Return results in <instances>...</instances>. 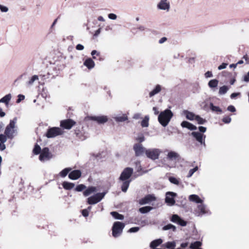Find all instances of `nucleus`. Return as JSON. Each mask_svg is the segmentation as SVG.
Wrapping results in <instances>:
<instances>
[{"label":"nucleus","mask_w":249,"mask_h":249,"mask_svg":"<svg viewBox=\"0 0 249 249\" xmlns=\"http://www.w3.org/2000/svg\"><path fill=\"white\" fill-rule=\"evenodd\" d=\"M170 219L171 222L177 223L181 226L184 227L187 225L186 221L176 214H173Z\"/></svg>","instance_id":"obj_13"},{"label":"nucleus","mask_w":249,"mask_h":249,"mask_svg":"<svg viewBox=\"0 0 249 249\" xmlns=\"http://www.w3.org/2000/svg\"><path fill=\"white\" fill-rule=\"evenodd\" d=\"M179 158V155L173 151H171L168 153L167 159L169 160H176Z\"/></svg>","instance_id":"obj_20"},{"label":"nucleus","mask_w":249,"mask_h":249,"mask_svg":"<svg viewBox=\"0 0 249 249\" xmlns=\"http://www.w3.org/2000/svg\"><path fill=\"white\" fill-rule=\"evenodd\" d=\"M84 65L89 69H91L94 67L95 63L91 58H88L84 61Z\"/></svg>","instance_id":"obj_21"},{"label":"nucleus","mask_w":249,"mask_h":249,"mask_svg":"<svg viewBox=\"0 0 249 249\" xmlns=\"http://www.w3.org/2000/svg\"><path fill=\"white\" fill-rule=\"evenodd\" d=\"M75 124V122L71 119H67L61 121L60 126L65 129H70Z\"/></svg>","instance_id":"obj_17"},{"label":"nucleus","mask_w":249,"mask_h":249,"mask_svg":"<svg viewBox=\"0 0 249 249\" xmlns=\"http://www.w3.org/2000/svg\"><path fill=\"white\" fill-rule=\"evenodd\" d=\"M162 246L167 249L175 248L176 246V243L175 241L167 242L164 244Z\"/></svg>","instance_id":"obj_36"},{"label":"nucleus","mask_w":249,"mask_h":249,"mask_svg":"<svg viewBox=\"0 0 249 249\" xmlns=\"http://www.w3.org/2000/svg\"><path fill=\"white\" fill-rule=\"evenodd\" d=\"M91 54L93 59H96V57L94 55H96L97 56H99L100 55V53L97 52L96 50H93L91 51Z\"/></svg>","instance_id":"obj_51"},{"label":"nucleus","mask_w":249,"mask_h":249,"mask_svg":"<svg viewBox=\"0 0 249 249\" xmlns=\"http://www.w3.org/2000/svg\"><path fill=\"white\" fill-rule=\"evenodd\" d=\"M63 133V131L59 127H53L48 129L46 136L48 138H54L61 135Z\"/></svg>","instance_id":"obj_7"},{"label":"nucleus","mask_w":249,"mask_h":249,"mask_svg":"<svg viewBox=\"0 0 249 249\" xmlns=\"http://www.w3.org/2000/svg\"><path fill=\"white\" fill-rule=\"evenodd\" d=\"M239 94H240L239 92H238V93L234 92V93H232L230 97L231 99H234V98H235L236 96H237Z\"/></svg>","instance_id":"obj_62"},{"label":"nucleus","mask_w":249,"mask_h":249,"mask_svg":"<svg viewBox=\"0 0 249 249\" xmlns=\"http://www.w3.org/2000/svg\"><path fill=\"white\" fill-rule=\"evenodd\" d=\"M189 199L190 201L195 202L196 203H202L203 200L196 195H191L189 196Z\"/></svg>","instance_id":"obj_22"},{"label":"nucleus","mask_w":249,"mask_h":249,"mask_svg":"<svg viewBox=\"0 0 249 249\" xmlns=\"http://www.w3.org/2000/svg\"><path fill=\"white\" fill-rule=\"evenodd\" d=\"M108 18L112 20H115L116 19L117 16L116 14L113 13H110L108 15Z\"/></svg>","instance_id":"obj_49"},{"label":"nucleus","mask_w":249,"mask_h":249,"mask_svg":"<svg viewBox=\"0 0 249 249\" xmlns=\"http://www.w3.org/2000/svg\"><path fill=\"white\" fill-rule=\"evenodd\" d=\"M227 110L229 111L234 112L236 111L235 107L232 105H230L227 107Z\"/></svg>","instance_id":"obj_53"},{"label":"nucleus","mask_w":249,"mask_h":249,"mask_svg":"<svg viewBox=\"0 0 249 249\" xmlns=\"http://www.w3.org/2000/svg\"><path fill=\"white\" fill-rule=\"evenodd\" d=\"M177 194L173 192H167L165 194V202L169 206H173L176 201L175 197L177 196Z\"/></svg>","instance_id":"obj_9"},{"label":"nucleus","mask_w":249,"mask_h":249,"mask_svg":"<svg viewBox=\"0 0 249 249\" xmlns=\"http://www.w3.org/2000/svg\"><path fill=\"white\" fill-rule=\"evenodd\" d=\"M135 140L137 142V143H142L145 140V138L142 133H139L135 137Z\"/></svg>","instance_id":"obj_32"},{"label":"nucleus","mask_w":249,"mask_h":249,"mask_svg":"<svg viewBox=\"0 0 249 249\" xmlns=\"http://www.w3.org/2000/svg\"><path fill=\"white\" fill-rule=\"evenodd\" d=\"M198 168L196 166L193 169H190L189 171L188 175L187 176V177L188 178L191 177L193 176V175L194 174V173L196 172L198 170Z\"/></svg>","instance_id":"obj_45"},{"label":"nucleus","mask_w":249,"mask_h":249,"mask_svg":"<svg viewBox=\"0 0 249 249\" xmlns=\"http://www.w3.org/2000/svg\"><path fill=\"white\" fill-rule=\"evenodd\" d=\"M195 120L197 121L198 124H204L207 122V121L205 119L201 118L199 115L196 116Z\"/></svg>","instance_id":"obj_41"},{"label":"nucleus","mask_w":249,"mask_h":249,"mask_svg":"<svg viewBox=\"0 0 249 249\" xmlns=\"http://www.w3.org/2000/svg\"><path fill=\"white\" fill-rule=\"evenodd\" d=\"M210 108L213 112H216L221 113L222 112V109L217 106H215L213 103H210Z\"/></svg>","instance_id":"obj_31"},{"label":"nucleus","mask_w":249,"mask_h":249,"mask_svg":"<svg viewBox=\"0 0 249 249\" xmlns=\"http://www.w3.org/2000/svg\"><path fill=\"white\" fill-rule=\"evenodd\" d=\"M12 95L10 93L6 94L0 99V103H4L6 106H7L9 104Z\"/></svg>","instance_id":"obj_24"},{"label":"nucleus","mask_w":249,"mask_h":249,"mask_svg":"<svg viewBox=\"0 0 249 249\" xmlns=\"http://www.w3.org/2000/svg\"><path fill=\"white\" fill-rule=\"evenodd\" d=\"M25 99V96L22 94H19L18 95V98L16 102L17 103H20L22 100H23Z\"/></svg>","instance_id":"obj_50"},{"label":"nucleus","mask_w":249,"mask_h":249,"mask_svg":"<svg viewBox=\"0 0 249 249\" xmlns=\"http://www.w3.org/2000/svg\"><path fill=\"white\" fill-rule=\"evenodd\" d=\"M133 173V169L131 167L124 168L121 173L119 177V180L123 181L121 190L123 192H126L127 190L131 181V179L130 178Z\"/></svg>","instance_id":"obj_1"},{"label":"nucleus","mask_w":249,"mask_h":249,"mask_svg":"<svg viewBox=\"0 0 249 249\" xmlns=\"http://www.w3.org/2000/svg\"><path fill=\"white\" fill-rule=\"evenodd\" d=\"M141 114L140 113L135 114L133 116V119L137 120L141 118Z\"/></svg>","instance_id":"obj_63"},{"label":"nucleus","mask_w":249,"mask_h":249,"mask_svg":"<svg viewBox=\"0 0 249 249\" xmlns=\"http://www.w3.org/2000/svg\"><path fill=\"white\" fill-rule=\"evenodd\" d=\"M205 76L206 78H209L213 77L212 72L211 71H208L205 73Z\"/></svg>","instance_id":"obj_61"},{"label":"nucleus","mask_w":249,"mask_h":249,"mask_svg":"<svg viewBox=\"0 0 249 249\" xmlns=\"http://www.w3.org/2000/svg\"><path fill=\"white\" fill-rule=\"evenodd\" d=\"M162 242V240L158 239L152 241L150 244V247L153 249H157L156 247L160 245Z\"/></svg>","instance_id":"obj_27"},{"label":"nucleus","mask_w":249,"mask_h":249,"mask_svg":"<svg viewBox=\"0 0 249 249\" xmlns=\"http://www.w3.org/2000/svg\"><path fill=\"white\" fill-rule=\"evenodd\" d=\"M153 209V208L151 206H144L140 208L139 209V211L142 213H146L150 212Z\"/></svg>","instance_id":"obj_33"},{"label":"nucleus","mask_w":249,"mask_h":249,"mask_svg":"<svg viewBox=\"0 0 249 249\" xmlns=\"http://www.w3.org/2000/svg\"><path fill=\"white\" fill-rule=\"evenodd\" d=\"M41 149L40 147L37 144H36L35 146V147L33 149V152L35 155H38L40 154L41 152Z\"/></svg>","instance_id":"obj_42"},{"label":"nucleus","mask_w":249,"mask_h":249,"mask_svg":"<svg viewBox=\"0 0 249 249\" xmlns=\"http://www.w3.org/2000/svg\"><path fill=\"white\" fill-rule=\"evenodd\" d=\"M0 10L2 12H7L8 11V8L6 6L0 5Z\"/></svg>","instance_id":"obj_54"},{"label":"nucleus","mask_w":249,"mask_h":249,"mask_svg":"<svg viewBox=\"0 0 249 249\" xmlns=\"http://www.w3.org/2000/svg\"><path fill=\"white\" fill-rule=\"evenodd\" d=\"M172 224H168L164 226L163 227L162 230L163 231H167L170 230L172 228Z\"/></svg>","instance_id":"obj_52"},{"label":"nucleus","mask_w":249,"mask_h":249,"mask_svg":"<svg viewBox=\"0 0 249 249\" xmlns=\"http://www.w3.org/2000/svg\"><path fill=\"white\" fill-rule=\"evenodd\" d=\"M82 215L84 217H87L89 215L88 210H87V209L83 210L82 211Z\"/></svg>","instance_id":"obj_58"},{"label":"nucleus","mask_w":249,"mask_h":249,"mask_svg":"<svg viewBox=\"0 0 249 249\" xmlns=\"http://www.w3.org/2000/svg\"><path fill=\"white\" fill-rule=\"evenodd\" d=\"M166 40H167V38L165 37H163L159 40V43L160 44H162V43H164V42H165Z\"/></svg>","instance_id":"obj_64"},{"label":"nucleus","mask_w":249,"mask_h":249,"mask_svg":"<svg viewBox=\"0 0 249 249\" xmlns=\"http://www.w3.org/2000/svg\"><path fill=\"white\" fill-rule=\"evenodd\" d=\"M231 118L229 116H226L222 119V121L225 124H229L231 122Z\"/></svg>","instance_id":"obj_48"},{"label":"nucleus","mask_w":249,"mask_h":249,"mask_svg":"<svg viewBox=\"0 0 249 249\" xmlns=\"http://www.w3.org/2000/svg\"><path fill=\"white\" fill-rule=\"evenodd\" d=\"M52 158V155L49 152V149L48 147L43 148L39 155V160L41 161L48 160Z\"/></svg>","instance_id":"obj_11"},{"label":"nucleus","mask_w":249,"mask_h":249,"mask_svg":"<svg viewBox=\"0 0 249 249\" xmlns=\"http://www.w3.org/2000/svg\"><path fill=\"white\" fill-rule=\"evenodd\" d=\"M125 227V224L122 222L117 221L113 223L112 227V234L114 237L120 236Z\"/></svg>","instance_id":"obj_4"},{"label":"nucleus","mask_w":249,"mask_h":249,"mask_svg":"<svg viewBox=\"0 0 249 249\" xmlns=\"http://www.w3.org/2000/svg\"><path fill=\"white\" fill-rule=\"evenodd\" d=\"M133 149L135 156L138 157L142 156L144 154H145L147 149L143 147L142 143H136L133 146Z\"/></svg>","instance_id":"obj_8"},{"label":"nucleus","mask_w":249,"mask_h":249,"mask_svg":"<svg viewBox=\"0 0 249 249\" xmlns=\"http://www.w3.org/2000/svg\"><path fill=\"white\" fill-rule=\"evenodd\" d=\"M202 246V242L199 241L192 243L190 245V248L191 249H201L200 247Z\"/></svg>","instance_id":"obj_30"},{"label":"nucleus","mask_w":249,"mask_h":249,"mask_svg":"<svg viewBox=\"0 0 249 249\" xmlns=\"http://www.w3.org/2000/svg\"><path fill=\"white\" fill-rule=\"evenodd\" d=\"M89 120L95 121L98 124H104L108 121V118L107 116H93L88 117Z\"/></svg>","instance_id":"obj_12"},{"label":"nucleus","mask_w":249,"mask_h":249,"mask_svg":"<svg viewBox=\"0 0 249 249\" xmlns=\"http://www.w3.org/2000/svg\"><path fill=\"white\" fill-rule=\"evenodd\" d=\"M244 81L246 82H249V71L248 72L247 74L244 76Z\"/></svg>","instance_id":"obj_59"},{"label":"nucleus","mask_w":249,"mask_h":249,"mask_svg":"<svg viewBox=\"0 0 249 249\" xmlns=\"http://www.w3.org/2000/svg\"><path fill=\"white\" fill-rule=\"evenodd\" d=\"M38 79V77L36 75H33L31 78L29 80L28 82H27V85L28 86H31L34 83V82L36 81Z\"/></svg>","instance_id":"obj_40"},{"label":"nucleus","mask_w":249,"mask_h":249,"mask_svg":"<svg viewBox=\"0 0 249 249\" xmlns=\"http://www.w3.org/2000/svg\"><path fill=\"white\" fill-rule=\"evenodd\" d=\"M8 139V137L5 134H0V142H5Z\"/></svg>","instance_id":"obj_46"},{"label":"nucleus","mask_w":249,"mask_h":249,"mask_svg":"<svg viewBox=\"0 0 249 249\" xmlns=\"http://www.w3.org/2000/svg\"><path fill=\"white\" fill-rule=\"evenodd\" d=\"M227 65H228L227 63H223L220 66H219V67H218V69L219 70H221L224 69L226 68Z\"/></svg>","instance_id":"obj_55"},{"label":"nucleus","mask_w":249,"mask_h":249,"mask_svg":"<svg viewBox=\"0 0 249 249\" xmlns=\"http://www.w3.org/2000/svg\"><path fill=\"white\" fill-rule=\"evenodd\" d=\"M169 180L170 181V182L171 183H172L174 184H175V185H179V180L177 178H176L175 177H169Z\"/></svg>","instance_id":"obj_43"},{"label":"nucleus","mask_w":249,"mask_h":249,"mask_svg":"<svg viewBox=\"0 0 249 249\" xmlns=\"http://www.w3.org/2000/svg\"><path fill=\"white\" fill-rule=\"evenodd\" d=\"M173 116V113L169 109L161 111L158 116V121L163 127L166 126Z\"/></svg>","instance_id":"obj_2"},{"label":"nucleus","mask_w":249,"mask_h":249,"mask_svg":"<svg viewBox=\"0 0 249 249\" xmlns=\"http://www.w3.org/2000/svg\"><path fill=\"white\" fill-rule=\"evenodd\" d=\"M110 214L116 219L123 220L124 218L123 214H120L117 212H111Z\"/></svg>","instance_id":"obj_34"},{"label":"nucleus","mask_w":249,"mask_h":249,"mask_svg":"<svg viewBox=\"0 0 249 249\" xmlns=\"http://www.w3.org/2000/svg\"><path fill=\"white\" fill-rule=\"evenodd\" d=\"M149 117L148 116L146 115L144 117V119L142 120L141 122V125L143 127H148L149 125Z\"/></svg>","instance_id":"obj_38"},{"label":"nucleus","mask_w":249,"mask_h":249,"mask_svg":"<svg viewBox=\"0 0 249 249\" xmlns=\"http://www.w3.org/2000/svg\"><path fill=\"white\" fill-rule=\"evenodd\" d=\"M113 118L117 122H124L128 120L127 116L124 114L122 115H118L113 117Z\"/></svg>","instance_id":"obj_26"},{"label":"nucleus","mask_w":249,"mask_h":249,"mask_svg":"<svg viewBox=\"0 0 249 249\" xmlns=\"http://www.w3.org/2000/svg\"><path fill=\"white\" fill-rule=\"evenodd\" d=\"M183 113L185 115L186 118L189 120L193 121L195 120L196 115L192 112H190L188 110H185L183 111Z\"/></svg>","instance_id":"obj_25"},{"label":"nucleus","mask_w":249,"mask_h":249,"mask_svg":"<svg viewBox=\"0 0 249 249\" xmlns=\"http://www.w3.org/2000/svg\"><path fill=\"white\" fill-rule=\"evenodd\" d=\"M86 188V186L84 184H79L76 186L75 191L77 192H81Z\"/></svg>","instance_id":"obj_44"},{"label":"nucleus","mask_w":249,"mask_h":249,"mask_svg":"<svg viewBox=\"0 0 249 249\" xmlns=\"http://www.w3.org/2000/svg\"><path fill=\"white\" fill-rule=\"evenodd\" d=\"M156 199L154 195H147L139 200V203L141 205H145L156 200Z\"/></svg>","instance_id":"obj_16"},{"label":"nucleus","mask_w":249,"mask_h":249,"mask_svg":"<svg viewBox=\"0 0 249 249\" xmlns=\"http://www.w3.org/2000/svg\"><path fill=\"white\" fill-rule=\"evenodd\" d=\"M5 142H0V151H2L6 149Z\"/></svg>","instance_id":"obj_60"},{"label":"nucleus","mask_w":249,"mask_h":249,"mask_svg":"<svg viewBox=\"0 0 249 249\" xmlns=\"http://www.w3.org/2000/svg\"><path fill=\"white\" fill-rule=\"evenodd\" d=\"M198 211H196L195 214L197 216H201L205 214H210L211 213L207 209L206 206L202 203L197 206Z\"/></svg>","instance_id":"obj_14"},{"label":"nucleus","mask_w":249,"mask_h":249,"mask_svg":"<svg viewBox=\"0 0 249 249\" xmlns=\"http://www.w3.org/2000/svg\"><path fill=\"white\" fill-rule=\"evenodd\" d=\"M195 140L197 141L200 144L203 145L204 146H206L205 142V139L206 135L200 133L199 132L193 131L191 133Z\"/></svg>","instance_id":"obj_10"},{"label":"nucleus","mask_w":249,"mask_h":249,"mask_svg":"<svg viewBox=\"0 0 249 249\" xmlns=\"http://www.w3.org/2000/svg\"><path fill=\"white\" fill-rule=\"evenodd\" d=\"M63 188L67 190H71L75 186L74 183L68 181H64L62 183Z\"/></svg>","instance_id":"obj_28"},{"label":"nucleus","mask_w":249,"mask_h":249,"mask_svg":"<svg viewBox=\"0 0 249 249\" xmlns=\"http://www.w3.org/2000/svg\"><path fill=\"white\" fill-rule=\"evenodd\" d=\"M198 130L200 132V133H204L206 132L207 128L205 127L200 126L198 127Z\"/></svg>","instance_id":"obj_56"},{"label":"nucleus","mask_w":249,"mask_h":249,"mask_svg":"<svg viewBox=\"0 0 249 249\" xmlns=\"http://www.w3.org/2000/svg\"><path fill=\"white\" fill-rule=\"evenodd\" d=\"M17 122V118L15 117L13 120L10 121L9 124L5 128L4 134L8 137L9 139H13L17 133V130L16 129Z\"/></svg>","instance_id":"obj_3"},{"label":"nucleus","mask_w":249,"mask_h":249,"mask_svg":"<svg viewBox=\"0 0 249 249\" xmlns=\"http://www.w3.org/2000/svg\"><path fill=\"white\" fill-rule=\"evenodd\" d=\"M158 9L169 11L170 8V2L168 0H160L157 4Z\"/></svg>","instance_id":"obj_15"},{"label":"nucleus","mask_w":249,"mask_h":249,"mask_svg":"<svg viewBox=\"0 0 249 249\" xmlns=\"http://www.w3.org/2000/svg\"><path fill=\"white\" fill-rule=\"evenodd\" d=\"M71 170V168H70V167L66 168L64 169L63 170H62L60 172L59 175L62 178H64L68 175V174L69 172H70V171Z\"/></svg>","instance_id":"obj_37"},{"label":"nucleus","mask_w":249,"mask_h":249,"mask_svg":"<svg viewBox=\"0 0 249 249\" xmlns=\"http://www.w3.org/2000/svg\"><path fill=\"white\" fill-rule=\"evenodd\" d=\"M106 193H98L89 197L87 199V203L90 205L95 204L100 202L105 196Z\"/></svg>","instance_id":"obj_6"},{"label":"nucleus","mask_w":249,"mask_h":249,"mask_svg":"<svg viewBox=\"0 0 249 249\" xmlns=\"http://www.w3.org/2000/svg\"><path fill=\"white\" fill-rule=\"evenodd\" d=\"M84 46L80 44H78L76 46V49L79 51H82L84 50Z\"/></svg>","instance_id":"obj_57"},{"label":"nucleus","mask_w":249,"mask_h":249,"mask_svg":"<svg viewBox=\"0 0 249 249\" xmlns=\"http://www.w3.org/2000/svg\"><path fill=\"white\" fill-rule=\"evenodd\" d=\"M161 153V150L159 148H149L146 149L145 155L148 158L155 160L159 158Z\"/></svg>","instance_id":"obj_5"},{"label":"nucleus","mask_w":249,"mask_h":249,"mask_svg":"<svg viewBox=\"0 0 249 249\" xmlns=\"http://www.w3.org/2000/svg\"><path fill=\"white\" fill-rule=\"evenodd\" d=\"M95 191L96 188L95 187H89L84 191L83 195L85 196H88L92 193L95 192Z\"/></svg>","instance_id":"obj_29"},{"label":"nucleus","mask_w":249,"mask_h":249,"mask_svg":"<svg viewBox=\"0 0 249 249\" xmlns=\"http://www.w3.org/2000/svg\"><path fill=\"white\" fill-rule=\"evenodd\" d=\"M140 230V227H132V228H131L130 229H129V230H128V232H131V233H132V232H136L137 231H138Z\"/></svg>","instance_id":"obj_47"},{"label":"nucleus","mask_w":249,"mask_h":249,"mask_svg":"<svg viewBox=\"0 0 249 249\" xmlns=\"http://www.w3.org/2000/svg\"><path fill=\"white\" fill-rule=\"evenodd\" d=\"M82 173L80 170H74L70 171L69 174V178L71 180H76L80 178L81 176Z\"/></svg>","instance_id":"obj_18"},{"label":"nucleus","mask_w":249,"mask_h":249,"mask_svg":"<svg viewBox=\"0 0 249 249\" xmlns=\"http://www.w3.org/2000/svg\"><path fill=\"white\" fill-rule=\"evenodd\" d=\"M181 126L183 128H187L190 130H196L197 129L196 126L186 121H184L181 123Z\"/></svg>","instance_id":"obj_19"},{"label":"nucleus","mask_w":249,"mask_h":249,"mask_svg":"<svg viewBox=\"0 0 249 249\" xmlns=\"http://www.w3.org/2000/svg\"><path fill=\"white\" fill-rule=\"evenodd\" d=\"M162 88L160 85H157L155 88L149 93V97H152L156 94L159 93L161 90Z\"/></svg>","instance_id":"obj_23"},{"label":"nucleus","mask_w":249,"mask_h":249,"mask_svg":"<svg viewBox=\"0 0 249 249\" xmlns=\"http://www.w3.org/2000/svg\"><path fill=\"white\" fill-rule=\"evenodd\" d=\"M218 84V81L217 79L211 80L208 83V86L211 88H214L217 87Z\"/></svg>","instance_id":"obj_35"},{"label":"nucleus","mask_w":249,"mask_h":249,"mask_svg":"<svg viewBox=\"0 0 249 249\" xmlns=\"http://www.w3.org/2000/svg\"><path fill=\"white\" fill-rule=\"evenodd\" d=\"M229 90V88L227 86H223L220 87L219 90V94L220 95H224L227 93Z\"/></svg>","instance_id":"obj_39"}]
</instances>
